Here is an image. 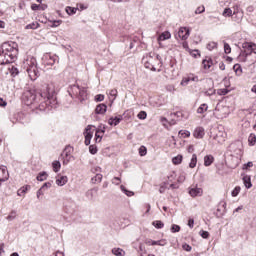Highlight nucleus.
Here are the masks:
<instances>
[{
	"mask_svg": "<svg viewBox=\"0 0 256 256\" xmlns=\"http://www.w3.org/2000/svg\"><path fill=\"white\" fill-rule=\"evenodd\" d=\"M94 101H96V103H101V101H105V95L103 94H98L95 96Z\"/></svg>",
	"mask_w": 256,
	"mask_h": 256,
	"instance_id": "nucleus-52",
	"label": "nucleus"
},
{
	"mask_svg": "<svg viewBox=\"0 0 256 256\" xmlns=\"http://www.w3.org/2000/svg\"><path fill=\"white\" fill-rule=\"evenodd\" d=\"M68 95L72 99H76L80 101V103H83L87 99V88L81 87L78 84L70 85L68 87Z\"/></svg>",
	"mask_w": 256,
	"mask_h": 256,
	"instance_id": "nucleus-3",
	"label": "nucleus"
},
{
	"mask_svg": "<svg viewBox=\"0 0 256 256\" xmlns=\"http://www.w3.org/2000/svg\"><path fill=\"white\" fill-rule=\"evenodd\" d=\"M204 161H215V157H213L211 154H208L204 156Z\"/></svg>",
	"mask_w": 256,
	"mask_h": 256,
	"instance_id": "nucleus-63",
	"label": "nucleus"
},
{
	"mask_svg": "<svg viewBox=\"0 0 256 256\" xmlns=\"http://www.w3.org/2000/svg\"><path fill=\"white\" fill-rule=\"evenodd\" d=\"M202 65L204 69H211V67H213V59L206 56V58L202 60Z\"/></svg>",
	"mask_w": 256,
	"mask_h": 256,
	"instance_id": "nucleus-20",
	"label": "nucleus"
},
{
	"mask_svg": "<svg viewBox=\"0 0 256 256\" xmlns=\"http://www.w3.org/2000/svg\"><path fill=\"white\" fill-rule=\"evenodd\" d=\"M193 137H195V139H203V137H205V128L197 127L193 132Z\"/></svg>",
	"mask_w": 256,
	"mask_h": 256,
	"instance_id": "nucleus-16",
	"label": "nucleus"
},
{
	"mask_svg": "<svg viewBox=\"0 0 256 256\" xmlns=\"http://www.w3.org/2000/svg\"><path fill=\"white\" fill-rule=\"evenodd\" d=\"M112 183H113V185H120V184H121V178H119V177H114V178L112 179Z\"/></svg>",
	"mask_w": 256,
	"mask_h": 256,
	"instance_id": "nucleus-62",
	"label": "nucleus"
},
{
	"mask_svg": "<svg viewBox=\"0 0 256 256\" xmlns=\"http://www.w3.org/2000/svg\"><path fill=\"white\" fill-rule=\"evenodd\" d=\"M138 119H140L141 121H145V119H147V112L142 110L138 113L137 115Z\"/></svg>",
	"mask_w": 256,
	"mask_h": 256,
	"instance_id": "nucleus-42",
	"label": "nucleus"
},
{
	"mask_svg": "<svg viewBox=\"0 0 256 256\" xmlns=\"http://www.w3.org/2000/svg\"><path fill=\"white\" fill-rule=\"evenodd\" d=\"M32 11H45L47 9V4H32L31 5Z\"/></svg>",
	"mask_w": 256,
	"mask_h": 256,
	"instance_id": "nucleus-22",
	"label": "nucleus"
},
{
	"mask_svg": "<svg viewBox=\"0 0 256 256\" xmlns=\"http://www.w3.org/2000/svg\"><path fill=\"white\" fill-rule=\"evenodd\" d=\"M65 11H66L67 15H75V13H77V8L71 7V6H67L65 8Z\"/></svg>",
	"mask_w": 256,
	"mask_h": 256,
	"instance_id": "nucleus-37",
	"label": "nucleus"
},
{
	"mask_svg": "<svg viewBox=\"0 0 256 256\" xmlns=\"http://www.w3.org/2000/svg\"><path fill=\"white\" fill-rule=\"evenodd\" d=\"M224 53L226 55H229V53H231V45H229V43L224 42Z\"/></svg>",
	"mask_w": 256,
	"mask_h": 256,
	"instance_id": "nucleus-54",
	"label": "nucleus"
},
{
	"mask_svg": "<svg viewBox=\"0 0 256 256\" xmlns=\"http://www.w3.org/2000/svg\"><path fill=\"white\" fill-rule=\"evenodd\" d=\"M107 129V126L105 124H100L97 128H96V132L98 133H105Z\"/></svg>",
	"mask_w": 256,
	"mask_h": 256,
	"instance_id": "nucleus-47",
	"label": "nucleus"
},
{
	"mask_svg": "<svg viewBox=\"0 0 256 256\" xmlns=\"http://www.w3.org/2000/svg\"><path fill=\"white\" fill-rule=\"evenodd\" d=\"M9 179V171L7 166H0V187L1 183H5Z\"/></svg>",
	"mask_w": 256,
	"mask_h": 256,
	"instance_id": "nucleus-12",
	"label": "nucleus"
},
{
	"mask_svg": "<svg viewBox=\"0 0 256 256\" xmlns=\"http://www.w3.org/2000/svg\"><path fill=\"white\" fill-rule=\"evenodd\" d=\"M170 115H171V117H177V119H179V120H181V119H183V117H185L183 115V112H181V111L171 113Z\"/></svg>",
	"mask_w": 256,
	"mask_h": 256,
	"instance_id": "nucleus-48",
	"label": "nucleus"
},
{
	"mask_svg": "<svg viewBox=\"0 0 256 256\" xmlns=\"http://www.w3.org/2000/svg\"><path fill=\"white\" fill-rule=\"evenodd\" d=\"M222 15L224 17H233V19H235V21H241V19H243V12L239 11V9H234L231 10V8H225Z\"/></svg>",
	"mask_w": 256,
	"mask_h": 256,
	"instance_id": "nucleus-8",
	"label": "nucleus"
},
{
	"mask_svg": "<svg viewBox=\"0 0 256 256\" xmlns=\"http://www.w3.org/2000/svg\"><path fill=\"white\" fill-rule=\"evenodd\" d=\"M47 177H49L47 172L42 171V172L38 173L36 179H37V181H47Z\"/></svg>",
	"mask_w": 256,
	"mask_h": 256,
	"instance_id": "nucleus-26",
	"label": "nucleus"
},
{
	"mask_svg": "<svg viewBox=\"0 0 256 256\" xmlns=\"http://www.w3.org/2000/svg\"><path fill=\"white\" fill-rule=\"evenodd\" d=\"M22 101L27 107H31L32 111L37 113H51L59 107L57 101V91L55 84H43L36 90H26L22 95Z\"/></svg>",
	"mask_w": 256,
	"mask_h": 256,
	"instance_id": "nucleus-1",
	"label": "nucleus"
},
{
	"mask_svg": "<svg viewBox=\"0 0 256 256\" xmlns=\"http://www.w3.org/2000/svg\"><path fill=\"white\" fill-rule=\"evenodd\" d=\"M138 151H139L140 157H145V155H147V147H145L144 145L140 146Z\"/></svg>",
	"mask_w": 256,
	"mask_h": 256,
	"instance_id": "nucleus-40",
	"label": "nucleus"
},
{
	"mask_svg": "<svg viewBox=\"0 0 256 256\" xmlns=\"http://www.w3.org/2000/svg\"><path fill=\"white\" fill-rule=\"evenodd\" d=\"M233 70L235 71L236 75H241L243 73V68L240 66V64H235L233 66Z\"/></svg>",
	"mask_w": 256,
	"mask_h": 256,
	"instance_id": "nucleus-39",
	"label": "nucleus"
},
{
	"mask_svg": "<svg viewBox=\"0 0 256 256\" xmlns=\"http://www.w3.org/2000/svg\"><path fill=\"white\" fill-rule=\"evenodd\" d=\"M91 172H92V173H96V175H97V173H101V167L95 166V167H93V168L91 169Z\"/></svg>",
	"mask_w": 256,
	"mask_h": 256,
	"instance_id": "nucleus-64",
	"label": "nucleus"
},
{
	"mask_svg": "<svg viewBox=\"0 0 256 256\" xmlns=\"http://www.w3.org/2000/svg\"><path fill=\"white\" fill-rule=\"evenodd\" d=\"M182 249H183L184 251H187V252L189 253V252L192 251L193 247H191V245L185 243V244L182 245Z\"/></svg>",
	"mask_w": 256,
	"mask_h": 256,
	"instance_id": "nucleus-60",
	"label": "nucleus"
},
{
	"mask_svg": "<svg viewBox=\"0 0 256 256\" xmlns=\"http://www.w3.org/2000/svg\"><path fill=\"white\" fill-rule=\"evenodd\" d=\"M9 71L12 77H17V75H19V69L15 66H12L11 68H9Z\"/></svg>",
	"mask_w": 256,
	"mask_h": 256,
	"instance_id": "nucleus-38",
	"label": "nucleus"
},
{
	"mask_svg": "<svg viewBox=\"0 0 256 256\" xmlns=\"http://www.w3.org/2000/svg\"><path fill=\"white\" fill-rule=\"evenodd\" d=\"M120 189L122 192L125 193V195H127V197H133V195H135V193L131 190H127V188L123 185L120 186Z\"/></svg>",
	"mask_w": 256,
	"mask_h": 256,
	"instance_id": "nucleus-34",
	"label": "nucleus"
},
{
	"mask_svg": "<svg viewBox=\"0 0 256 256\" xmlns=\"http://www.w3.org/2000/svg\"><path fill=\"white\" fill-rule=\"evenodd\" d=\"M189 82L190 80H189V77L187 76L182 79L180 85H182V87H187V85H189Z\"/></svg>",
	"mask_w": 256,
	"mask_h": 256,
	"instance_id": "nucleus-57",
	"label": "nucleus"
},
{
	"mask_svg": "<svg viewBox=\"0 0 256 256\" xmlns=\"http://www.w3.org/2000/svg\"><path fill=\"white\" fill-rule=\"evenodd\" d=\"M75 149L71 145H66L60 154L59 159L61 161H75V155L73 154Z\"/></svg>",
	"mask_w": 256,
	"mask_h": 256,
	"instance_id": "nucleus-6",
	"label": "nucleus"
},
{
	"mask_svg": "<svg viewBox=\"0 0 256 256\" xmlns=\"http://www.w3.org/2000/svg\"><path fill=\"white\" fill-rule=\"evenodd\" d=\"M59 63V56L51 55V53L44 54L42 57V65L44 67H53V65Z\"/></svg>",
	"mask_w": 256,
	"mask_h": 256,
	"instance_id": "nucleus-7",
	"label": "nucleus"
},
{
	"mask_svg": "<svg viewBox=\"0 0 256 256\" xmlns=\"http://www.w3.org/2000/svg\"><path fill=\"white\" fill-rule=\"evenodd\" d=\"M24 69H26V73H28L31 81L37 80L39 69L37 68V59L35 57H30L24 62Z\"/></svg>",
	"mask_w": 256,
	"mask_h": 256,
	"instance_id": "nucleus-5",
	"label": "nucleus"
},
{
	"mask_svg": "<svg viewBox=\"0 0 256 256\" xmlns=\"http://www.w3.org/2000/svg\"><path fill=\"white\" fill-rule=\"evenodd\" d=\"M239 193H241V186H236L232 190L231 195H232V197H237V195H239Z\"/></svg>",
	"mask_w": 256,
	"mask_h": 256,
	"instance_id": "nucleus-43",
	"label": "nucleus"
},
{
	"mask_svg": "<svg viewBox=\"0 0 256 256\" xmlns=\"http://www.w3.org/2000/svg\"><path fill=\"white\" fill-rule=\"evenodd\" d=\"M251 167H253V162L252 161H248L246 164H244L242 166L243 171H249V169H251Z\"/></svg>",
	"mask_w": 256,
	"mask_h": 256,
	"instance_id": "nucleus-51",
	"label": "nucleus"
},
{
	"mask_svg": "<svg viewBox=\"0 0 256 256\" xmlns=\"http://www.w3.org/2000/svg\"><path fill=\"white\" fill-rule=\"evenodd\" d=\"M157 245L159 247H165V245H167V239L157 240Z\"/></svg>",
	"mask_w": 256,
	"mask_h": 256,
	"instance_id": "nucleus-61",
	"label": "nucleus"
},
{
	"mask_svg": "<svg viewBox=\"0 0 256 256\" xmlns=\"http://www.w3.org/2000/svg\"><path fill=\"white\" fill-rule=\"evenodd\" d=\"M201 13H205V6H199V7L195 10V14H196V15H201Z\"/></svg>",
	"mask_w": 256,
	"mask_h": 256,
	"instance_id": "nucleus-59",
	"label": "nucleus"
},
{
	"mask_svg": "<svg viewBox=\"0 0 256 256\" xmlns=\"http://www.w3.org/2000/svg\"><path fill=\"white\" fill-rule=\"evenodd\" d=\"M243 49H245L244 53L246 57H249V55H253V53H256V44L253 42H246L243 44Z\"/></svg>",
	"mask_w": 256,
	"mask_h": 256,
	"instance_id": "nucleus-11",
	"label": "nucleus"
},
{
	"mask_svg": "<svg viewBox=\"0 0 256 256\" xmlns=\"http://www.w3.org/2000/svg\"><path fill=\"white\" fill-rule=\"evenodd\" d=\"M28 189H31L30 185L23 186L18 190L17 194L19 195V197H21L22 195H25Z\"/></svg>",
	"mask_w": 256,
	"mask_h": 256,
	"instance_id": "nucleus-35",
	"label": "nucleus"
},
{
	"mask_svg": "<svg viewBox=\"0 0 256 256\" xmlns=\"http://www.w3.org/2000/svg\"><path fill=\"white\" fill-rule=\"evenodd\" d=\"M218 43L217 42H209L207 44L208 51H213V49H217Z\"/></svg>",
	"mask_w": 256,
	"mask_h": 256,
	"instance_id": "nucleus-41",
	"label": "nucleus"
},
{
	"mask_svg": "<svg viewBox=\"0 0 256 256\" xmlns=\"http://www.w3.org/2000/svg\"><path fill=\"white\" fill-rule=\"evenodd\" d=\"M19 55V48L16 42H4L0 46V65H9L14 63Z\"/></svg>",
	"mask_w": 256,
	"mask_h": 256,
	"instance_id": "nucleus-2",
	"label": "nucleus"
},
{
	"mask_svg": "<svg viewBox=\"0 0 256 256\" xmlns=\"http://www.w3.org/2000/svg\"><path fill=\"white\" fill-rule=\"evenodd\" d=\"M123 121V115H118L115 117H110L108 120V124L114 127H117V125H119V123H121Z\"/></svg>",
	"mask_w": 256,
	"mask_h": 256,
	"instance_id": "nucleus-14",
	"label": "nucleus"
},
{
	"mask_svg": "<svg viewBox=\"0 0 256 256\" xmlns=\"http://www.w3.org/2000/svg\"><path fill=\"white\" fill-rule=\"evenodd\" d=\"M218 95L225 96L229 93V89L227 88H221L217 90Z\"/></svg>",
	"mask_w": 256,
	"mask_h": 256,
	"instance_id": "nucleus-53",
	"label": "nucleus"
},
{
	"mask_svg": "<svg viewBox=\"0 0 256 256\" xmlns=\"http://www.w3.org/2000/svg\"><path fill=\"white\" fill-rule=\"evenodd\" d=\"M64 207H65V210L68 212V213H75V201L73 200H66L64 202Z\"/></svg>",
	"mask_w": 256,
	"mask_h": 256,
	"instance_id": "nucleus-13",
	"label": "nucleus"
},
{
	"mask_svg": "<svg viewBox=\"0 0 256 256\" xmlns=\"http://www.w3.org/2000/svg\"><path fill=\"white\" fill-rule=\"evenodd\" d=\"M39 27H41V24H39V22H32L28 25H26L25 29H39Z\"/></svg>",
	"mask_w": 256,
	"mask_h": 256,
	"instance_id": "nucleus-36",
	"label": "nucleus"
},
{
	"mask_svg": "<svg viewBox=\"0 0 256 256\" xmlns=\"http://www.w3.org/2000/svg\"><path fill=\"white\" fill-rule=\"evenodd\" d=\"M154 57L155 53H149L142 59L144 67L146 69H150V71H157V68H155V64H153V61H155Z\"/></svg>",
	"mask_w": 256,
	"mask_h": 256,
	"instance_id": "nucleus-9",
	"label": "nucleus"
},
{
	"mask_svg": "<svg viewBox=\"0 0 256 256\" xmlns=\"http://www.w3.org/2000/svg\"><path fill=\"white\" fill-rule=\"evenodd\" d=\"M167 39H171V32L169 31L162 32L158 37V41H167Z\"/></svg>",
	"mask_w": 256,
	"mask_h": 256,
	"instance_id": "nucleus-24",
	"label": "nucleus"
},
{
	"mask_svg": "<svg viewBox=\"0 0 256 256\" xmlns=\"http://www.w3.org/2000/svg\"><path fill=\"white\" fill-rule=\"evenodd\" d=\"M53 171L54 173H59V170L61 169V162L60 161H54L52 163Z\"/></svg>",
	"mask_w": 256,
	"mask_h": 256,
	"instance_id": "nucleus-33",
	"label": "nucleus"
},
{
	"mask_svg": "<svg viewBox=\"0 0 256 256\" xmlns=\"http://www.w3.org/2000/svg\"><path fill=\"white\" fill-rule=\"evenodd\" d=\"M243 150L237 147V143H232L224 154V161H241Z\"/></svg>",
	"mask_w": 256,
	"mask_h": 256,
	"instance_id": "nucleus-4",
	"label": "nucleus"
},
{
	"mask_svg": "<svg viewBox=\"0 0 256 256\" xmlns=\"http://www.w3.org/2000/svg\"><path fill=\"white\" fill-rule=\"evenodd\" d=\"M171 233H179L181 231V226L173 224L170 228Z\"/></svg>",
	"mask_w": 256,
	"mask_h": 256,
	"instance_id": "nucleus-45",
	"label": "nucleus"
},
{
	"mask_svg": "<svg viewBox=\"0 0 256 256\" xmlns=\"http://www.w3.org/2000/svg\"><path fill=\"white\" fill-rule=\"evenodd\" d=\"M112 253L113 255H116V256H125V251H123V249L121 248H113Z\"/></svg>",
	"mask_w": 256,
	"mask_h": 256,
	"instance_id": "nucleus-32",
	"label": "nucleus"
},
{
	"mask_svg": "<svg viewBox=\"0 0 256 256\" xmlns=\"http://www.w3.org/2000/svg\"><path fill=\"white\" fill-rule=\"evenodd\" d=\"M89 153H91V155H95L97 153V146L96 145H90L89 146Z\"/></svg>",
	"mask_w": 256,
	"mask_h": 256,
	"instance_id": "nucleus-58",
	"label": "nucleus"
},
{
	"mask_svg": "<svg viewBox=\"0 0 256 256\" xmlns=\"http://www.w3.org/2000/svg\"><path fill=\"white\" fill-rule=\"evenodd\" d=\"M209 109V106L205 103L201 104L198 109H197V113L200 115H203V113H205V111H207Z\"/></svg>",
	"mask_w": 256,
	"mask_h": 256,
	"instance_id": "nucleus-27",
	"label": "nucleus"
},
{
	"mask_svg": "<svg viewBox=\"0 0 256 256\" xmlns=\"http://www.w3.org/2000/svg\"><path fill=\"white\" fill-rule=\"evenodd\" d=\"M50 22H51L50 27L55 28V27H59V25L63 23V20H53V21L50 20Z\"/></svg>",
	"mask_w": 256,
	"mask_h": 256,
	"instance_id": "nucleus-50",
	"label": "nucleus"
},
{
	"mask_svg": "<svg viewBox=\"0 0 256 256\" xmlns=\"http://www.w3.org/2000/svg\"><path fill=\"white\" fill-rule=\"evenodd\" d=\"M100 132H95V142L96 143H101V140L103 139V135Z\"/></svg>",
	"mask_w": 256,
	"mask_h": 256,
	"instance_id": "nucleus-55",
	"label": "nucleus"
},
{
	"mask_svg": "<svg viewBox=\"0 0 256 256\" xmlns=\"http://www.w3.org/2000/svg\"><path fill=\"white\" fill-rule=\"evenodd\" d=\"M15 217H17V211L12 210L6 219L7 221H13Z\"/></svg>",
	"mask_w": 256,
	"mask_h": 256,
	"instance_id": "nucleus-44",
	"label": "nucleus"
},
{
	"mask_svg": "<svg viewBox=\"0 0 256 256\" xmlns=\"http://www.w3.org/2000/svg\"><path fill=\"white\" fill-rule=\"evenodd\" d=\"M103 181V175L101 173H97L94 177L91 179V183L94 185L97 183H101Z\"/></svg>",
	"mask_w": 256,
	"mask_h": 256,
	"instance_id": "nucleus-25",
	"label": "nucleus"
},
{
	"mask_svg": "<svg viewBox=\"0 0 256 256\" xmlns=\"http://www.w3.org/2000/svg\"><path fill=\"white\" fill-rule=\"evenodd\" d=\"M241 176L246 189H251L253 187V183H251V176L245 174H241Z\"/></svg>",
	"mask_w": 256,
	"mask_h": 256,
	"instance_id": "nucleus-17",
	"label": "nucleus"
},
{
	"mask_svg": "<svg viewBox=\"0 0 256 256\" xmlns=\"http://www.w3.org/2000/svg\"><path fill=\"white\" fill-rule=\"evenodd\" d=\"M109 95L111 97H114L110 103V105H113V102L115 101V99H117V89L110 90Z\"/></svg>",
	"mask_w": 256,
	"mask_h": 256,
	"instance_id": "nucleus-46",
	"label": "nucleus"
},
{
	"mask_svg": "<svg viewBox=\"0 0 256 256\" xmlns=\"http://www.w3.org/2000/svg\"><path fill=\"white\" fill-rule=\"evenodd\" d=\"M128 41H129V49H133V47H135V43H139V38L137 37H128Z\"/></svg>",
	"mask_w": 256,
	"mask_h": 256,
	"instance_id": "nucleus-29",
	"label": "nucleus"
},
{
	"mask_svg": "<svg viewBox=\"0 0 256 256\" xmlns=\"http://www.w3.org/2000/svg\"><path fill=\"white\" fill-rule=\"evenodd\" d=\"M189 195L191 197H201V195H203V189L197 187L191 188L189 190Z\"/></svg>",
	"mask_w": 256,
	"mask_h": 256,
	"instance_id": "nucleus-18",
	"label": "nucleus"
},
{
	"mask_svg": "<svg viewBox=\"0 0 256 256\" xmlns=\"http://www.w3.org/2000/svg\"><path fill=\"white\" fill-rule=\"evenodd\" d=\"M191 35V30L187 27H180L177 34L175 35L176 39H181L182 41H187Z\"/></svg>",
	"mask_w": 256,
	"mask_h": 256,
	"instance_id": "nucleus-10",
	"label": "nucleus"
},
{
	"mask_svg": "<svg viewBox=\"0 0 256 256\" xmlns=\"http://www.w3.org/2000/svg\"><path fill=\"white\" fill-rule=\"evenodd\" d=\"M93 125H88L86 128H85V131H84V136H85V139H93V132H91V129H93Z\"/></svg>",
	"mask_w": 256,
	"mask_h": 256,
	"instance_id": "nucleus-21",
	"label": "nucleus"
},
{
	"mask_svg": "<svg viewBox=\"0 0 256 256\" xmlns=\"http://www.w3.org/2000/svg\"><path fill=\"white\" fill-rule=\"evenodd\" d=\"M99 191V188L98 187H94L90 190H88L86 192V197L90 200V201H93V199H95V195H97Z\"/></svg>",
	"mask_w": 256,
	"mask_h": 256,
	"instance_id": "nucleus-19",
	"label": "nucleus"
},
{
	"mask_svg": "<svg viewBox=\"0 0 256 256\" xmlns=\"http://www.w3.org/2000/svg\"><path fill=\"white\" fill-rule=\"evenodd\" d=\"M199 235L202 237V239H209V232L205 231V230H201L199 232Z\"/></svg>",
	"mask_w": 256,
	"mask_h": 256,
	"instance_id": "nucleus-56",
	"label": "nucleus"
},
{
	"mask_svg": "<svg viewBox=\"0 0 256 256\" xmlns=\"http://www.w3.org/2000/svg\"><path fill=\"white\" fill-rule=\"evenodd\" d=\"M178 135L182 137V139H187V137H191V132H189V130H180Z\"/></svg>",
	"mask_w": 256,
	"mask_h": 256,
	"instance_id": "nucleus-31",
	"label": "nucleus"
},
{
	"mask_svg": "<svg viewBox=\"0 0 256 256\" xmlns=\"http://www.w3.org/2000/svg\"><path fill=\"white\" fill-rule=\"evenodd\" d=\"M256 143V135L255 133H251L248 137V144L250 145V147H253Z\"/></svg>",
	"mask_w": 256,
	"mask_h": 256,
	"instance_id": "nucleus-28",
	"label": "nucleus"
},
{
	"mask_svg": "<svg viewBox=\"0 0 256 256\" xmlns=\"http://www.w3.org/2000/svg\"><path fill=\"white\" fill-rule=\"evenodd\" d=\"M153 227H155L156 229H163V227H165V224L163 223V221L161 220H155L152 222Z\"/></svg>",
	"mask_w": 256,
	"mask_h": 256,
	"instance_id": "nucleus-30",
	"label": "nucleus"
},
{
	"mask_svg": "<svg viewBox=\"0 0 256 256\" xmlns=\"http://www.w3.org/2000/svg\"><path fill=\"white\" fill-rule=\"evenodd\" d=\"M96 115H105L107 113V104H98L95 108Z\"/></svg>",
	"mask_w": 256,
	"mask_h": 256,
	"instance_id": "nucleus-15",
	"label": "nucleus"
},
{
	"mask_svg": "<svg viewBox=\"0 0 256 256\" xmlns=\"http://www.w3.org/2000/svg\"><path fill=\"white\" fill-rule=\"evenodd\" d=\"M67 181V176H60L56 179V185H58V187H63V185H66Z\"/></svg>",
	"mask_w": 256,
	"mask_h": 256,
	"instance_id": "nucleus-23",
	"label": "nucleus"
},
{
	"mask_svg": "<svg viewBox=\"0 0 256 256\" xmlns=\"http://www.w3.org/2000/svg\"><path fill=\"white\" fill-rule=\"evenodd\" d=\"M191 57H194V59H197V57H201V52L197 49L190 51Z\"/></svg>",
	"mask_w": 256,
	"mask_h": 256,
	"instance_id": "nucleus-49",
	"label": "nucleus"
}]
</instances>
